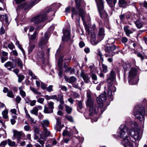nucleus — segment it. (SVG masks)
Here are the masks:
<instances>
[{
    "instance_id": "obj_52",
    "label": "nucleus",
    "mask_w": 147,
    "mask_h": 147,
    "mask_svg": "<svg viewBox=\"0 0 147 147\" xmlns=\"http://www.w3.org/2000/svg\"><path fill=\"white\" fill-rule=\"evenodd\" d=\"M34 134H38L39 133L40 129L36 126H34Z\"/></svg>"
},
{
    "instance_id": "obj_31",
    "label": "nucleus",
    "mask_w": 147,
    "mask_h": 147,
    "mask_svg": "<svg viewBox=\"0 0 147 147\" xmlns=\"http://www.w3.org/2000/svg\"><path fill=\"white\" fill-rule=\"evenodd\" d=\"M63 56L60 57L58 59V66L60 68H61L63 65Z\"/></svg>"
},
{
    "instance_id": "obj_35",
    "label": "nucleus",
    "mask_w": 147,
    "mask_h": 147,
    "mask_svg": "<svg viewBox=\"0 0 147 147\" xmlns=\"http://www.w3.org/2000/svg\"><path fill=\"white\" fill-rule=\"evenodd\" d=\"M65 110L67 113L68 114H70L71 113L72 111V108L69 106L67 105L65 106Z\"/></svg>"
},
{
    "instance_id": "obj_50",
    "label": "nucleus",
    "mask_w": 147,
    "mask_h": 147,
    "mask_svg": "<svg viewBox=\"0 0 147 147\" xmlns=\"http://www.w3.org/2000/svg\"><path fill=\"white\" fill-rule=\"evenodd\" d=\"M102 67L103 71L105 73L107 72V66L105 64H102Z\"/></svg>"
},
{
    "instance_id": "obj_62",
    "label": "nucleus",
    "mask_w": 147,
    "mask_h": 147,
    "mask_svg": "<svg viewBox=\"0 0 147 147\" xmlns=\"http://www.w3.org/2000/svg\"><path fill=\"white\" fill-rule=\"evenodd\" d=\"M71 131L74 134H78V131L75 126L73 127V130L72 131Z\"/></svg>"
},
{
    "instance_id": "obj_64",
    "label": "nucleus",
    "mask_w": 147,
    "mask_h": 147,
    "mask_svg": "<svg viewBox=\"0 0 147 147\" xmlns=\"http://www.w3.org/2000/svg\"><path fill=\"white\" fill-rule=\"evenodd\" d=\"M8 48L10 49H13L14 47V45L13 44L11 43L8 45Z\"/></svg>"
},
{
    "instance_id": "obj_5",
    "label": "nucleus",
    "mask_w": 147,
    "mask_h": 147,
    "mask_svg": "<svg viewBox=\"0 0 147 147\" xmlns=\"http://www.w3.org/2000/svg\"><path fill=\"white\" fill-rule=\"evenodd\" d=\"M137 73V70L135 67H132L130 69L128 75V82L130 85H135L138 83L139 79Z\"/></svg>"
},
{
    "instance_id": "obj_49",
    "label": "nucleus",
    "mask_w": 147,
    "mask_h": 147,
    "mask_svg": "<svg viewBox=\"0 0 147 147\" xmlns=\"http://www.w3.org/2000/svg\"><path fill=\"white\" fill-rule=\"evenodd\" d=\"M7 142L8 144L11 146H13L15 144V143L14 142L12 141L9 139L7 140Z\"/></svg>"
},
{
    "instance_id": "obj_30",
    "label": "nucleus",
    "mask_w": 147,
    "mask_h": 147,
    "mask_svg": "<svg viewBox=\"0 0 147 147\" xmlns=\"http://www.w3.org/2000/svg\"><path fill=\"white\" fill-rule=\"evenodd\" d=\"M49 122L47 120H44L42 121L41 124L43 127H48L49 124Z\"/></svg>"
},
{
    "instance_id": "obj_56",
    "label": "nucleus",
    "mask_w": 147,
    "mask_h": 147,
    "mask_svg": "<svg viewBox=\"0 0 147 147\" xmlns=\"http://www.w3.org/2000/svg\"><path fill=\"white\" fill-rule=\"evenodd\" d=\"M54 97L53 96V95L49 96L48 95H46L45 96V99L47 100H49L51 99H54Z\"/></svg>"
},
{
    "instance_id": "obj_59",
    "label": "nucleus",
    "mask_w": 147,
    "mask_h": 147,
    "mask_svg": "<svg viewBox=\"0 0 147 147\" xmlns=\"http://www.w3.org/2000/svg\"><path fill=\"white\" fill-rule=\"evenodd\" d=\"M7 141H4L2 142L0 144V146L4 147L5 145L7 144Z\"/></svg>"
},
{
    "instance_id": "obj_18",
    "label": "nucleus",
    "mask_w": 147,
    "mask_h": 147,
    "mask_svg": "<svg viewBox=\"0 0 147 147\" xmlns=\"http://www.w3.org/2000/svg\"><path fill=\"white\" fill-rule=\"evenodd\" d=\"M66 62H65L63 65L65 69V72L69 73L70 74H74L75 72V69L73 68L68 67L67 65Z\"/></svg>"
},
{
    "instance_id": "obj_40",
    "label": "nucleus",
    "mask_w": 147,
    "mask_h": 147,
    "mask_svg": "<svg viewBox=\"0 0 147 147\" xmlns=\"http://www.w3.org/2000/svg\"><path fill=\"white\" fill-rule=\"evenodd\" d=\"M7 96L11 98H13L15 96L13 92L11 90L9 91L8 92L7 94Z\"/></svg>"
},
{
    "instance_id": "obj_16",
    "label": "nucleus",
    "mask_w": 147,
    "mask_h": 147,
    "mask_svg": "<svg viewBox=\"0 0 147 147\" xmlns=\"http://www.w3.org/2000/svg\"><path fill=\"white\" fill-rule=\"evenodd\" d=\"M60 6L59 3H54L50 5L49 7H47L45 9H46L47 8L48 9L46 11V12L47 13H49L51 9H52L53 11H55Z\"/></svg>"
},
{
    "instance_id": "obj_25",
    "label": "nucleus",
    "mask_w": 147,
    "mask_h": 147,
    "mask_svg": "<svg viewBox=\"0 0 147 147\" xmlns=\"http://www.w3.org/2000/svg\"><path fill=\"white\" fill-rule=\"evenodd\" d=\"M75 1L76 3V7L77 8L79 9L80 7H82L83 6H85V4L84 2L83 3L82 6L81 5L82 1L81 0H75Z\"/></svg>"
},
{
    "instance_id": "obj_29",
    "label": "nucleus",
    "mask_w": 147,
    "mask_h": 147,
    "mask_svg": "<svg viewBox=\"0 0 147 147\" xmlns=\"http://www.w3.org/2000/svg\"><path fill=\"white\" fill-rule=\"evenodd\" d=\"M53 111H52L49 107L46 106V105H44V112L45 113H52Z\"/></svg>"
},
{
    "instance_id": "obj_55",
    "label": "nucleus",
    "mask_w": 147,
    "mask_h": 147,
    "mask_svg": "<svg viewBox=\"0 0 147 147\" xmlns=\"http://www.w3.org/2000/svg\"><path fill=\"white\" fill-rule=\"evenodd\" d=\"M21 100V98L19 96H17L16 98V102L18 103H19Z\"/></svg>"
},
{
    "instance_id": "obj_41",
    "label": "nucleus",
    "mask_w": 147,
    "mask_h": 147,
    "mask_svg": "<svg viewBox=\"0 0 147 147\" xmlns=\"http://www.w3.org/2000/svg\"><path fill=\"white\" fill-rule=\"evenodd\" d=\"M8 111L6 110H4L2 112L3 117L4 119H7L8 118Z\"/></svg>"
},
{
    "instance_id": "obj_17",
    "label": "nucleus",
    "mask_w": 147,
    "mask_h": 147,
    "mask_svg": "<svg viewBox=\"0 0 147 147\" xmlns=\"http://www.w3.org/2000/svg\"><path fill=\"white\" fill-rule=\"evenodd\" d=\"M13 136L16 138L18 141H20L21 139L23 133L22 131H19L17 130H14L13 131Z\"/></svg>"
},
{
    "instance_id": "obj_8",
    "label": "nucleus",
    "mask_w": 147,
    "mask_h": 147,
    "mask_svg": "<svg viewBox=\"0 0 147 147\" xmlns=\"http://www.w3.org/2000/svg\"><path fill=\"white\" fill-rule=\"evenodd\" d=\"M43 129L44 133L40 134V138L38 140V142L41 145L42 147H44L45 141L47 140L46 137L49 136L50 134V131L47 128L44 127Z\"/></svg>"
},
{
    "instance_id": "obj_27",
    "label": "nucleus",
    "mask_w": 147,
    "mask_h": 147,
    "mask_svg": "<svg viewBox=\"0 0 147 147\" xmlns=\"http://www.w3.org/2000/svg\"><path fill=\"white\" fill-rule=\"evenodd\" d=\"M134 23L137 27L138 28H140L143 26V23L139 20H138L136 21H135Z\"/></svg>"
},
{
    "instance_id": "obj_11",
    "label": "nucleus",
    "mask_w": 147,
    "mask_h": 147,
    "mask_svg": "<svg viewBox=\"0 0 147 147\" xmlns=\"http://www.w3.org/2000/svg\"><path fill=\"white\" fill-rule=\"evenodd\" d=\"M49 39L48 34L46 32L44 37H42L38 44L39 47L42 50H45L47 47V43Z\"/></svg>"
},
{
    "instance_id": "obj_13",
    "label": "nucleus",
    "mask_w": 147,
    "mask_h": 147,
    "mask_svg": "<svg viewBox=\"0 0 147 147\" xmlns=\"http://www.w3.org/2000/svg\"><path fill=\"white\" fill-rule=\"evenodd\" d=\"M40 0L38 1H35L33 2L28 3H25L21 5H18L17 7L18 9H20L23 8H25V9H28L31 8L33 5L37 3Z\"/></svg>"
},
{
    "instance_id": "obj_58",
    "label": "nucleus",
    "mask_w": 147,
    "mask_h": 147,
    "mask_svg": "<svg viewBox=\"0 0 147 147\" xmlns=\"http://www.w3.org/2000/svg\"><path fill=\"white\" fill-rule=\"evenodd\" d=\"M41 87L42 89L44 90L46 89L47 87V85H45L44 83L42 82H41Z\"/></svg>"
},
{
    "instance_id": "obj_28",
    "label": "nucleus",
    "mask_w": 147,
    "mask_h": 147,
    "mask_svg": "<svg viewBox=\"0 0 147 147\" xmlns=\"http://www.w3.org/2000/svg\"><path fill=\"white\" fill-rule=\"evenodd\" d=\"M24 88L23 86H21L19 88L20 92V94L23 98H24L26 96V94L25 92L22 90Z\"/></svg>"
},
{
    "instance_id": "obj_46",
    "label": "nucleus",
    "mask_w": 147,
    "mask_h": 147,
    "mask_svg": "<svg viewBox=\"0 0 147 147\" xmlns=\"http://www.w3.org/2000/svg\"><path fill=\"white\" fill-rule=\"evenodd\" d=\"M36 32H34L33 35H31V37L29 38V40L30 41L31 40H33L36 38Z\"/></svg>"
},
{
    "instance_id": "obj_19",
    "label": "nucleus",
    "mask_w": 147,
    "mask_h": 147,
    "mask_svg": "<svg viewBox=\"0 0 147 147\" xmlns=\"http://www.w3.org/2000/svg\"><path fill=\"white\" fill-rule=\"evenodd\" d=\"M84 82L86 83H89L90 82V77L87 74L82 72L80 74Z\"/></svg>"
},
{
    "instance_id": "obj_48",
    "label": "nucleus",
    "mask_w": 147,
    "mask_h": 147,
    "mask_svg": "<svg viewBox=\"0 0 147 147\" xmlns=\"http://www.w3.org/2000/svg\"><path fill=\"white\" fill-rule=\"evenodd\" d=\"M135 53L137 55L138 57L140 58L142 60L144 59L143 56L140 52H136Z\"/></svg>"
},
{
    "instance_id": "obj_33",
    "label": "nucleus",
    "mask_w": 147,
    "mask_h": 147,
    "mask_svg": "<svg viewBox=\"0 0 147 147\" xmlns=\"http://www.w3.org/2000/svg\"><path fill=\"white\" fill-rule=\"evenodd\" d=\"M31 113L36 115H38V110L36 107H34L30 111Z\"/></svg>"
},
{
    "instance_id": "obj_3",
    "label": "nucleus",
    "mask_w": 147,
    "mask_h": 147,
    "mask_svg": "<svg viewBox=\"0 0 147 147\" xmlns=\"http://www.w3.org/2000/svg\"><path fill=\"white\" fill-rule=\"evenodd\" d=\"M116 73L113 70H112L107 75L108 97H111L116 91V88L114 85L116 82Z\"/></svg>"
},
{
    "instance_id": "obj_34",
    "label": "nucleus",
    "mask_w": 147,
    "mask_h": 147,
    "mask_svg": "<svg viewBox=\"0 0 147 147\" xmlns=\"http://www.w3.org/2000/svg\"><path fill=\"white\" fill-rule=\"evenodd\" d=\"M91 77L92 79L94 80L93 81V83L95 84H97L98 82L96 81L97 80V77L95 74H91Z\"/></svg>"
},
{
    "instance_id": "obj_23",
    "label": "nucleus",
    "mask_w": 147,
    "mask_h": 147,
    "mask_svg": "<svg viewBox=\"0 0 147 147\" xmlns=\"http://www.w3.org/2000/svg\"><path fill=\"white\" fill-rule=\"evenodd\" d=\"M85 13L83 9H80L79 10V15L82 18V20L83 22L84 23L85 22L84 19L85 15Z\"/></svg>"
},
{
    "instance_id": "obj_45",
    "label": "nucleus",
    "mask_w": 147,
    "mask_h": 147,
    "mask_svg": "<svg viewBox=\"0 0 147 147\" xmlns=\"http://www.w3.org/2000/svg\"><path fill=\"white\" fill-rule=\"evenodd\" d=\"M76 80L77 79L75 77L72 76L70 78L69 83L73 84L76 81Z\"/></svg>"
},
{
    "instance_id": "obj_39",
    "label": "nucleus",
    "mask_w": 147,
    "mask_h": 147,
    "mask_svg": "<svg viewBox=\"0 0 147 147\" xmlns=\"http://www.w3.org/2000/svg\"><path fill=\"white\" fill-rule=\"evenodd\" d=\"M18 82L19 83L21 82L25 78V76L24 75L21 74H18Z\"/></svg>"
},
{
    "instance_id": "obj_15",
    "label": "nucleus",
    "mask_w": 147,
    "mask_h": 147,
    "mask_svg": "<svg viewBox=\"0 0 147 147\" xmlns=\"http://www.w3.org/2000/svg\"><path fill=\"white\" fill-rule=\"evenodd\" d=\"M70 29L66 28L64 29L63 30V36L62 38V40L63 42L68 41L70 40Z\"/></svg>"
},
{
    "instance_id": "obj_60",
    "label": "nucleus",
    "mask_w": 147,
    "mask_h": 147,
    "mask_svg": "<svg viewBox=\"0 0 147 147\" xmlns=\"http://www.w3.org/2000/svg\"><path fill=\"white\" fill-rule=\"evenodd\" d=\"M45 54L43 51L41 52H39L38 53V55L39 57L40 58H42L44 56Z\"/></svg>"
},
{
    "instance_id": "obj_21",
    "label": "nucleus",
    "mask_w": 147,
    "mask_h": 147,
    "mask_svg": "<svg viewBox=\"0 0 147 147\" xmlns=\"http://www.w3.org/2000/svg\"><path fill=\"white\" fill-rule=\"evenodd\" d=\"M124 30L125 32L126 35L127 36H129L130 34H132L133 32L135 31V29L134 28H132L131 30L129 29L128 26H125L124 27Z\"/></svg>"
},
{
    "instance_id": "obj_4",
    "label": "nucleus",
    "mask_w": 147,
    "mask_h": 147,
    "mask_svg": "<svg viewBox=\"0 0 147 147\" xmlns=\"http://www.w3.org/2000/svg\"><path fill=\"white\" fill-rule=\"evenodd\" d=\"M86 106L89 108V111H86L84 113L86 118L87 119L91 118L93 115L96 114L98 111H100L99 106L98 104L94 103L92 99H87L86 103Z\"/></svg>"
},
{
    "instance_id": "obj_57",
    "label": "nucleus",
    "mask_w": 147,
    "mask_h": 147,
    "mask_svg": "<svg viewBox=\"0 0 147 147\" xmlns=\"http://www.w3.org/2000/svg\"><path fill=\"white\" fill-rule=\"evenodd\" d=\"M30 105L31 106H34L36 102V101L35 100H30Z\"/></svg>"
},
{
    "instance_id": "obj_61",
    "label": "nucleus",
    "mask_w": 147,
    "mask_h": 147,
    "mask_svg": "<svg viewBox=\"0 0 147 147\" xmlns=\"http://www.w3.org/2000/svg\"><path fill=\"white\" fill-rule=\"evenodd\" d=\"M44 100V99L43 98H38L37 100V101L41 104L43 103Z\"/></svg>"
},
{
    "instance_id": "obj_7",
    "label": "nucleus",
    "mask_w": 147,
    "mask_h": 147,
    "mask_svg": "<svg viewBox=\"0 0 147 147\" xmlns=\"http://www.w3.org/2000/svg\"><path fill=\"white\" fill-rule=\"evenodd\" d=\"M48 9H44L39 15L35 16L31 20V21L33 22L35 24H38L47 19V13L46 11Z\"/></svg>"
},
{
    "instance_id": "obj_26",
    "label": "nucleus",
    "mask_w": 147,
    "mask_h": 147,
    "mask_svg": "<svg viewBox=\"0 0 147 147\" xmlns=\"http://www.w3.org/2000/svg\"><path fill=\"white\" fill-rule=\"evenodd\" d=\"M123 67L124 72H125L129 69L131 67V65L129 63H125L123 65Z\"/></svg>"
},
{
    "instance_id": "obj_2",
    "label": "nucleus",
    "mask_w": 147,
    "mask_h": 147,
    "mask_svg": "<svg viewBox=\"0 0 147 147\" xmlns=\"http://www.w3.org/2000/svg\"><path fill=\"white\" fill-rule=\"evenodd\" d=\"M85 27L87 34L90 36V41L92 45H96L104 38L105 34L104 29L103 28H99L98 37L97 39L95 33L93 32L92 30H91V28L90 27H88L86 24L85 25Z\"/></svg>"
},
{
    "instance_id": "obj_42",
    "label": "nucleus",
    "mask_w": 147,
    "mask_h": 147,
    "mask_svg": "<svg viewBox=\"0 0 147 147\" xmlns=\"http://www.w3.org/2000/svg\"><path fill=\"white\" fill-rule=\"evenodd\" d=\"M30 90L36 94L38 95L41 94L40 92L38 91L34 88L30 87Z\"/></svg>"
},
{
    "instance_id": "obj_38",
    "label": "nucleus",
    "mask_w": 147,
    "mask_h": 147,
    "mask_svg": "<svg viewBox=\"0 0 147 147\" xmlns=\"http://www.w3.org/2000/svg\"><path fill=\"white\" fill-rule=\"evenodd\" d=\"M35 47V45L34 44H32L31 43V42H30V46L28 50V53H30L32 52L33 50V49Z\"/></svg>"
},
{
    "instance_id": "obj_24",
    "label": "nucleus",
    "mask_w": 147,
    "mask_h": 147,
    "mask_svg": "<svg viewBox=\"0 0 147 147\" xmlns=\"http://www.w3.org/2000/svg\"><path fill=\"white\" fill-rule=\"evenodd\" d=\"M125 123L127 125H130L133 128L137 129L138 124L135 121L132 122L130 121L128 123L127 121H126L125 122Z\"/></svg>"
},
{
    "instance_id": "obj_12",
    "label": "nucleus",
    "mask_w": 147,
    "mask_h": 147,
    "mask_svg": "<svg viewBox=\"0 0 147 147\" xmlns=\"http://www.w3.org/2000/svg\"><path fill=\"white\" fill-rule=\"evenodd\" d=\"M116 49L115 45L107 46L105 49V51L106 53L105 55L106 57H111L113 56L115 54V53L113 51Z\"/></svg>"
},
{
    "instance_id": "obj_14",
    "label": "nucleus",
    "mask_w": 147,
    "mask_h": 147,
    "mask_svg": "<svg viewBox=\"0 0 147 147\" xmlns=\"http://www.w3.org/2000/svg\"><path fill=\"white\" fill-rule=\"evenodd\" d=\"M129 134L136 141L140 140L141 138L139 135V131L137 129H132L129 131Z\"/></svg>"
},
{
    "instance_id": "obj_6",
    "label": "nucleus",
    "mask_w": 147,
    "mask_h": 147,
    "mask_svg": "<svg viewBox=\"0 0 147 147\" xmlns=\"http://www.w3.org/2000/svg\"><path fill=\"white\" fill-rule=\"evenodd\" d=\"M145 113L144 109L142 106L138 105L135 107L134 111V115L140 121L144 120Z\"/></svg>"
},
{
    "instance_id": "obj_32",
    "label": "nucleus",
    "mask_w": 147,
    "mask_h": 147,
    "mask_svg": "<svg viewBox=\"0 0 147 147\" xmlns=\"http://www.w3.org/2000/svg\"><path fill=\"white\" fill-rule=\"evenodd\" d=\"M17 61L18 67L20 69H22L23 66V64L22 60L20 58H18Z\"/></svg>"
},
{
    "instance_id": "obj_43",
    "label": "nucleus",
    "mask_w": 147,
    "mask_h": 147,
    "mask_svg": "<svg viewBox=\"0 0 147 147\" xmlns=\"http://www.w3.org/2000/svg\"><path fill=\"white\" fill-rule=\"evenodd\" d=\"M71 95L72 96L75 98H78L79 96V95L77 92L73 91L72 92Z\"/></svg>"
},
{
    "instance_id": "obj_53",
    "label": "nucleus",
    "mask_w": 147,
    "mask_h": 147,
    "mask_svg": "<svg viewBox=\"0 0 147 147\" xmlns=\"http://www.w3.org/2000/svg\"><path fill=\"white\" fill-rule=\"evenodd\" d=\"M66 118L67 120L71 122H73V119L72 117L70 115H67L66 116Z\"/></svg>"
},
{
    "instance_id": "obj_44",
    "label": "nucleus",
    "mask_w": 147,
    "mask_h": 147,
    "mask_svg": "<svg viewBox=\"0 0 147 147\" xmlns=\"http://www.w3.org/2000/svg\"><path fill=\"white\" fill-rule=\"evenodd\" d=\"M72 14V18H73L74 15H76L78 14V12L76 10V9L74 7H72L71 9Z\"/></svg>"
},
{
    "instance_id": "obj_22",
    "label": "nucleus",
    "mask_w": 147,
    "mask_h": 147,
    "mask_svg": "<svg viewBox=\"0 0 147 147\" xmlns=\"http://www.w3.org/2000/svg\"><path fill=\"white\" fill-rule=\"evenodd\" d=\"M53 96H55L54 98V99L58 101H59L60 103H63V95L62 94H60L57 96L54 95H53Z\"/></svg>"
},
{
    "instance_id": "obj_20",
    "label": "nucleus",
    "mask_w": 147,
    "mask_h": 147,
    "mask_svg": "<svg viewBox=\"0 0 147 147\" xmlns=\"http://www.w3.org/2000/svg\"><path fill=\"white\" fill-rule=\"evenodd\" d=\"M4 66L5 67L7 68V69L10 71H11L12 69L15 67L13 63L10 61H8L6 63L4 64Z\"/></svg>"
},
{
    "instance_id": "obj_36",
    "label": "nucleus",
    "mask_w": 147,
    "mask_h": 147,
    "mask_svg": "<svg viewBox=\"0 0 147 147\" xmlns=\"http://www.w3.org/2000/svg\"><path fill=\"white\" fill-rule=\"evenodd\" d=\"M119 3L120 7H123L126 4V2L124 0H119Z\"/></svg>"
},
{
    "instance_id": "obj_63",
    "label": "nucleus",
    "mask_w": 147,
    "mask_h": 147,
    "mask_svg": "<svg viewBox=\"0 0 147 147\" xmlns=\"http://www.w3.org/2000/svg\"><path fill=\"white\" fill-rule=\"evenodd\" d=\"M78 107L80 109H81L83 107L81 101H80L78 103Z\"/></svg>"
},
{
    "instance_id": "obj_47",
    "label": "nucleus",
    "mask_w": 147,
    "mask_h": 147,
    "mask_svg": "<svg viewBox=\"0 0 147 147\" xmlns=\"http://www.w3.org/2000/svg\"><path fill=\"white\" fill-rule=\"evenodd\" d=\"M115 42V39L113 38H110L108 40V44L109 45H113Z\"/></svg>"
},
{
    "instance_id": "obj_1",
    "label": "nucleus",
    "mask_w": 147,
    "mask_h": 147,
    "mask_svg": "<svg viewBox=\"0 0 147 147\" xmlns=\"http://www.w3.org/2000/svg\"><path fill=\"white\" fill-rule=\"evenodd\" d=\"M117 134L118 137L123 139L121 143L125 147L126 146L123 143H125V145H128L132 144V146H134V142L131 140L130 138L128 135H129L128 132V128L124 125H122L119 127L118 131L117 132Z\"/></svg>"
},
{
    "instance_id": "obj_9",
    "label": "nucleus",
    "mask_w": 147,
    "mask_h": 147,
    "mask_svg": "<svg viewBox=\"0 0 147 147\" xmlns=\"http://www.w3.org/2000/svg\"><path fill=\"white\" fill-rule=\"evenodd\" d=\"M107 98L106 96V93L105 92L104 94H101L99 97H97L96 100L97 103L98 104L100 109V112L101 113L106 109V108H104L103 107V102L105 101Z\"/></svg>"
},
{
    "instance_id": "obj_10",
    "label": "nucleus",
    "mask_w": 147,
    "mask_h": 147,
    "mask_svg": "<svg viewBox=\"0 0 147 147\" xmlns=\"http://www.w3.org/2000/svg\"><path fill=\"white\" fill-rule=\"evenodd\" d=\"M100 16L101 18L106 17V12L104 10L103 3L102 0H95Z\"/></svg>"
},
{
    "instance_id": "obj_51",
    "label": "nucleus",
    "mask_w": 147,
    "mask_h": 147,
    "mask_svg": "<svg viewBox=\"0 0 147 147\" xmlns=\"http://www.w3.org/2000/svg\"><path fill=\"white\" fill-rule=\"evenodd\" d=\"M91 92L90 91L88 90L87 92V99H92L91 97Z\"/></svg>"
},
{
    "instance_id": "obj_54",
    "label": "nucleus",
    "mask_w": 147,
    "mask_h": 147,
    "mask_svg": "<svg viewBox=\"0 0 147 147\" xmlns=\"http://www.w3.org/2000/svg\"><path fill=\"white\" fill-rule=\"evenodd\" d=\"M56 119L57 120V124L59 127H60L61 125V119L59 117H57L56 118Z\"/></svg>"
},
{
    "instance_id": "obj_37",
    "label": "nucleus",
    "mask_w": 147,
    "mask_h": 147,
    "mask_svg": "<svg viewBox=\"0 0 147 147\" xmlns=\"http://www.w3.org/2000/svg\"><path fill=\"white\" fill-rule=\"evenodd\" d=\"M54 103L52 102H48L47 104V106L52 111H53L54 109Z\"/></svg>"
}]
</instances>
